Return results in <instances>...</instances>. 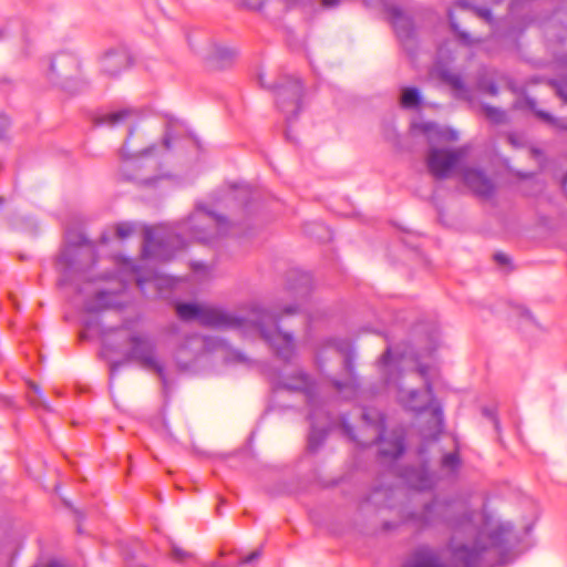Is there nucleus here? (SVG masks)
Here are the masks:
<instances>
[{
    "mask_svg": "<svg viewBox=\"0 0 567 567\" xmlns=\"http://www.w3.org/2000/svg\"><path fill=\"white\" fill-rule=\"evenodd\" d=\"M278 388L286 389L292 392H302L306 396L309 406V420L311 422L310 433L308 435V449L312 452L324 441L329 430L340 427L342 433L352 442H357L360 446H370L374 442L380 444L379 453L382 457L398 458L404 452V439L400 435H394L391 439H385L384 433V417L381 413L374 410L364 411L362 417L372 432L371 440H358L354 435L353 429L348 423L344 415L332 417L327 411V402L321 398L317 384L312 382L310 377L301 370H297L291 374H281L277 382Z\"/></svg>",
    "mask_w": 567,
    "mask_h": 567,
    "instance_id": "1",
    "label": "nucleus"
},
{
    "mask_svg": "<svg viewBox=\"0 0 567 567\" xmlns=\"http://www.w3.org/2000/svg\"><path fill=\"white\" fill-rule=\"evenodd\" d=\"M176 312L182 320H195L204 327L236 330L244 337L260 336L276 357L285 362H289L296 354L293 336L284 332L278 326L279 315L258 305L251 306L246 316L195 302L178 303Z\"/></svg>",
    "mask_w": 567,
    "mask_h": 567,
    "instance_id": "2",
    "label": "nucleus"
},
{
    "mask_svg": "<svg viewBox=\"0 0 567 567\" xmlns=\"http://www.w3.org/2000/svg\"><path fill=\"white\" fill-rule=\"evenodd\" d=\"M182 234L205 244L226 235H244L239 225L229 223L223 216L207 210L203 206L196 209L187 219L175 227H147L144 230L143 255L147 258L169 260L176 250L184 248Z\"/></svg>",
    "mask_w": 567,
    "mask_h": 567,
    "instance_id": "3",
    "label": "nucleus"
},
{
    "mask_svg": "<svg viewBox=\"0 0 567 567\" xmlns=\"http://www.w3.org/2000/svg\"><path fill=\"white\" fill-rule=\"evenodd\" d=\"M512 530L513 526L509 523L499 524L488 532L478 530L473 547L454 546L452 540L449 545L450 564L443 559L437 548L421 544L409 554L401 567H480L485 556L502 561L507 551Z\"/></svg>",
    "mask_w": 567,
    "mask_h": 567,
    "instance_id": "4",
    "label": "nucleus"
},
{
    "mask_svg": "<svg viewBox=\"0 0 567 567\" xmlns=\"http://www.w3.org/2000/svg\"><path fill=\"white\" fill-rule=\"evenodd\" d=\"M136 114L131 109H123L101 115L97 124L109 127H116L122 124H130L128 134L121 148L123 157L122 173L128 181L143 185H153L159 178L148 175L146 168L152 162L148 155L155 150V145L146 146L144 132L138 125L133 124Z\"/></svg>",
    "mask_w": 567,
    "mask_h": 567,
    "instance_id": "5",
    "label": "nucleus"
},
{
    "mask_svg": "<svg viewBox=\"0 0 567 567\" xmlns=\"http://www.w3.org/2000/svg\"><path fill=\"white\" fill-rule=\"evenodd\" d=\"M400 359L392 354L390 347L386 348L379 361V368L384 374L388 385H393L396 389V398L399 403L409 411L416 414L426 410H431L434 426L441 430L443 425V414L440 404L435 401L432 385L427 379V368L419 365L417 372L424 379V389L422 390H405L399 382L401 372L399 371Z\"/></svg>",
    "mask_w": 567,
    "mask_h": 567,
    "instance_id": "6",
    "label": "nucleus"
},
{
    "mask_svg": "<svg viewBox=\"0 0 567 567\" xmlns=\"http://www.w3.org/2000/svg\"><path fill=\"white\" fill-rule=\"evenodd\" d=\"M102 340L105 349L114 352L121 351V343L131 344L125 354L126 361H135L142 368L153 370L159 377L163 389L167 391L168 380L164 367L156 358L155 342L146 334L131 332L126 327L107 328L102 331Z\"/></svg>",
    "mask_w": 567,
    "mask_h": 567,
    "instance_id": "7",
    "label": "nucleus"
},
{
    "mask_svg": "<svg viewBox=\"0 0 567 567\" xmlns=\"http://www.w3.org/2000/svg\"><path fill=\"white\" fill-rule=\"evenodd\" d=\"M410 519L420 529L444 524L455 532H475L473 513H470L463 504L456 502L434 499L424 505L420 512L412 513Z\"/></svg>",
    "mask_w": 567,
    "mask_h": 567,
    "instance_id": "8",
    "label": "nucleus"
},
{
    "mask_svg": "<svg viewBox=\"0 0 567 567\" xmlns=\"http://www.w3.org/2000/svg\"><path fill=\"white\" fill-rule=\"evenodd\" d=\"M324 352L342 362L347 375L344 381L333 379V386L339 392H343L346 399L352 398L357 393L359 383L354 374V352L351 344L346 340L329 341L324 349L316 354V362L320 370L323 369Z\"/></svg>",
    "mask_w": 567,
    "mask_h": 567,
    "instance_id": "9",
    "label": "nucleus"
},
{
    "mask_svg": "<svg viewBox=\"0 0 567 567\" xmlns=\"http://www.w3.org/2000/svg\"><path fill=\"white\" fill-rule=\"evenodd\" d=\"M470 153V146L463 145L457 148H445L432 146L425 156V165L429 173L435 179H446L456 169L460 162Z\"/></svg>",
    "mask_w": 567,
    "mask_h": 567,
    "instance_id": "10",
    "label": "nucleus"
},
{
    "mask_svg": "<svg viewBox=\"0 0 567 567\" xmlns=\"http://www.w3.org/2000/svg\"><path fill=\"white\" fill-rule=\"evenodd\" d=\"M79 68L76 55L71 52H59L50 59L48 76L50 81L66 87L69 81L76 76Z\"/></svg>",
    "mask_w": 567,
    "mask_h": 567,
    "instance_id": "11",
    "label": "nucleus"
},
{
    "mask_svg": "<svg viewBox=\"0 0 567 567\" xmlns=\"http://www.w3.org/2000/svg\"><path fill=\"white\" fill-rule=\"evenodd\" d=\"M276 91V103L287 114V118L295 117L300 109L302 85L298 79L289 78L285 83L274 86Z\"/></svg>",
    "mask_w": 567,
    "mask_h": 567,
    "instance_id": "12",
    "label": "nucleus"
},
{
    "mask_svg": "<svg viewBox=\"0 0 567 567\" xmlns=\"http://www.w3.org/2000/svg\"><path fill=\"white\" fill-rule=\"evenodd\" d=\"M385 10L401 43L408 51L412 50L415 33L412 20L396 6H386Z\"/></svg>",
    "mask_w": 567,
    "mask_h": 567,
    "instance_id": "13",
    "label": "nucleus"
},
{
    "mask_svg": "<svg viewBox=\"0 0 567 567\" xmlns=\"http://www.w3.org/2000/svg\"><path fill=\"white\" fill-rule=\"evenodd\" d=\"M464 184L478 197L489 199L495 192L493 181L480 168H464L462 171Z\"/></svg>",
    "mask_w": 567,
    "mask_h": 567,
    "instance_id": "14",
    "label": "nucleus"
},
{
    "mask_svg": "<svg viewBox=\"0 0 567 567\" xmlns=\"http://www.w3.org/2000/svg\"><path fill=\"white\" fill-rule=\"evenodd\" d=\"M101 72L109 78H116L130 68L131 55L125 48L112 49L101 58Z\"/></svg>",
    "mask_w": 567,
    "mask_h": 567,
    "instance_id": "15",
    "label": "nucleus"
},
{
    "mask_svg": "<svg viewBox=\"0 0 567 567\" xmlns=\"http://www.w3.org/2000/svg\"><path fill=\"white\" fill-rule=\"evenodd\" d=\"M198 54L207 60L215 68H226L237 56V51L233 48L207 41L198 49Z\"/></svg>",
    "mask_w": 567,
    "mask_h": 567,
    "instance_id": "16",
    "label": "nucleus"
},
{
    "mask_svg": "<svg viewBox=\"0 0 567 567\" xmlns=\"http://www.w3.org/2000/svg\"><path fill=\"white\" fill-rule=\"evenodd\" d=\"M84 251L89 255L91 254V249L85 247H68L60 254L58 258V267L62 274L61 285L71 282L73 271H79L75 265V258L83 255Z\"/></svg>",
    "mask_w": 567,
    "mask_h": 567,
    "instance_id": "17",
    "label": "nucleus"
},
{
    "mask_svg": "<svg viewBox=\"0 0 567 567\" xmlns=\"http://www.w3.org/2000/svg\"><path fill=\"white\" fill-rule=\"evenodd\" d=\"M401 476L408 485L419 491L430 489L435 484V476L430 473L425 465L405 468Z\"/></svg>",
    "mask_w": 567,
    "mask_h": 567,
    "instance_id": "18",
    "label": "nucleus"
},
{
    "mask_svg": "<svg viewBox=\"0 0 567 567\" xmlns=\"http://www.w3.org/2000/svg\"><path fill=\"white\" fill-rule=\"evenodd\" d=\"M115 296L107 291H97L94 298L89 299L84 302V309L86 312H99L104 309L111 308L114 305Z\"/></svg>",
    "mask_w": 567,
    "mask_h": 567,
    "instance_id": "19",
    "label": "nucleus"
},
{
    "mask_svg": "<svg viewBox=\"0 0 567 567\" xmlns=\"http://www.w3.org/2000/svg\"><path fill=\"white\" fill-rule=\"evenodd\" d=\"M437 76L458 93H465L466 87L462 76L444 68H435Z\"/></svg>",
    "mask_w": 567,
    "mask_h": 567,
    "instance_id": "20",
    "label": "nucleus"
},
{
    "mask_svg": "<svg viewBox=\"0 0 567 567\" xmlns=\"http://www.w3.org/2000/svg\"><path fill=\"white\" fill-rule=\"evenodd\" d=\"M182 123H179L177 120H169L166 123L165 127V134L162 141V146L165 150H172L173 143L177 137L181 135L182 132Z\"/></svg>",
    "mask_w": 567,
    "mask_h": 567,
    "instance_id": "21",
    "label": "nucleus"
},
{
    "mask_svg": "<svg viewBox=\"0 0 567 567\" xmlns=\"http://www.w3.org/2000/svg\"><path fill=\"white\" fill-rule=\"evenodd\" d=\"M422 102V96L416 87H404L401 92L400 103L403 109L412 110Z\"/></svg>",
    "mask_w": 567,
    "mask_h": 567,
    "instance_id": "22",
    "label": "nucleus"
},
{
    "mask_svg": "<svg viewBox=\"0 0 567 567\" xmlns=\"http://www.w3.org/2000/svg\"><path fill=\"white\" fill-rule=\"evenodd\" d=\"M461 467V458L457 452H451L443 455L441 468L449 475H455Z\"/></svg>",
    "mask_w": 567,
    "mask_h": 567,
    "instance_id": "23",
    "label": "nucleus"
},
{
    "mask_svg": "<svg viewBox=\"0 0 567 567\" xmlns=\"http://www.w3.org/2000/svg\"><path fill=\"white\" fill-rule=\"evenodd\" d=\"M482 111L484 115L495 124H501L506 121V113L502 109L494 107L488 104H483Z\"/></svg>",
    "mask_w": 567,
    "mask_h": 567,
    "instance_id": "24",
    "label": "nucleus"
},
{
    "mask_svg": "<svg viewBox=\"0 0 567 567\" xmlns=\"http://www.w3.org/2000/svg\"><path fill=\"white\" fill-rule=\"evenodd\" d=\"M311 287V278L308 274H300L298 276V285H291L290 289L293 290L300 297H306Z\"/></svg>",
    "mask_w": 567,
    "mask_h": 567,
    "instance_id": "25",
    "label": "nucleus"
},
{
    "mask_svg": "<svg viewBox=\"0 0 567 567\" xmlns=\"http://www.w3.org/2000/svg\"><path fill=\"white\" fill-rule=\"evenodd\" d=\"M449 21H450V25H451V29L453 30V32L458 37V39L466 45H471L474 43V40L471 38V35L465 32V31H462L457 24V22L455 21L454 19V16H453V12L452 10L449 11Z\"/></svg>",
    "mask_w": 567,
    "mask_h": 567,
    "instance_id": "26",
    "label": "nucleus"
},
{
    "mask_svg": "<svg viewBox=\"0 0 567 567\" xmlns=\"http://www.w3.org/2000/svg\"><path fill=\"white\" fill-rule=\"evenodd\" d=\"M29 388L32 391V393L29 394L30 403L32 405H43L45 409H48L41 389L33 382H29Z\"/></svg>",
    "mask_w": 567,
    "mask_h": 567,
    "instance_id": "27",
    "label": "nucleus"
},
{
    "mask_svg": "<svg viewBox=\"0 0 567 567\" xmlns=\"http://www.w3.org/2000/svg\"><path fill=\"white\" fill-rule=\"evenodd\" d=\"M194 340L199 341L206 350H215L226 346L224 340L213 337H194Z\"/></svg>",
    "mask_w": 567,
    "mask_h": 567,
    "instance_id": "28",
    "label": "nucleus"
},
{
    "mask_svg": "<svg viewBox=\"0 0 567 567\" xmlns=\"http://www.w3.org/2000/svg\"><path fill=\"white\" fill-rule=\"evenodd\" d=\"M135 231V225L132 223H120L115 226V234L120 239L128 238Z\"/></svg>",
    "mask_w": 567,
    "mask_h": 567,
    "instance_id": "29",
    "label": "nucleus"
},
{
    "mask_svg": "<svg viewBox=\"0 0 567 567\" xmlns=\"http://www.w3.org/2000/svg\"><path fill=\"white\" fill-rule=\"evenodd\" d=\"M537 116L559 128L567 130V120L565 118H554L549 113L544 111H537Z\"/></svg>",
    "mask_w": 567,
    "mask_h": 567,
    "instance_id": "30",
    "label": "nucleus"
},
{
    "mask_svg": "<svg viewBox=\"0 0 567 567\" xmlns=\"http://www.w3.org/2000/svg\"><path fill=\"white\" fill-rule=\"evenodd\" d=\"M10 127V118L4 113L0 112V143L6 142L9 138Z\"/></svg>",
    "mask_w": 567,
    "mask_h": 567,
    "instance_id": "31",
    "label": "nucleus"
},
{
    "mask_svg": "<svg viewBox=\"0 0 567 567\" xmlns=\"http://www.w3.org/2000/svg\"><path fill=\"white\" fill-rule=\"evenodd\" d=\"M551 85L555 87L557 95L567 103V78L553 80Z\"/></svg>",
    "mask_w": 567,
    "mask_h": 567,
    "instance_id": "32",
    "label": "nucleus"
},
{
    "mask_svg": "<svg viewBox=\"0 0 567 567\" xmlns=\"http://www.w3.org/2000/svg\"><path fill=\"white\" fill-rule=\"evenodd\" d=\"M477 87L480 91L485 92L492 96H495L498 93V87L493 81L480 80Z\"/></svg>",
    "mask_w": 567,
    "mask_h": 567,
    "instance_id": "33",
    "label": "nucleus"
},
{
    "mask_svg": "<svg viewBox=\"0 0 567 567\" xmlns=\"http://www.w3.org/2000/svg\"><path fill=\"white\" fill-rule=\"evenodd\" d=\"M192 554L182 549L181 547L173 545L172 546V558L178 563H183L186 559H189Z\"/></svg>",
    "mask_w": 567,
    "mask_h": 567,
    "instance_id": "34",
    "label": "nucleus"
},
{
    "mask_svg": "<svg viewBox=\"0 0 567 567\" xmlns=\"http://www.w3.org/2000/svg\"><path fill=\"white\" fill-rule=\"evenodd\" d=\"M473 11L482 19H484L485 21H487L488 23L492 22L493 20V17H492V12L488 8H483V7H473L472 8Z\"/></svg>",
    "mask_w": 567,
    "mask_h": 567,
    "instance_id": "35",
    "label": "nucleus"
},
{
    "mask_svg": "<svg viewBox=\"0 0 567 567\" xmlns=\"http://www.w3.org/2000/svg\"><path fill=\"white\" fill-rule=\"evenodd\" d=\"M261 556V549H256L248 556L241 558L238 563V565H248L257 560Z\"/></svg>",
    "mask_w": 567,
    "mask_h": 567,
    "instance_id": "36",
    "label": "nucleus"
},
{
    "mask_svg": "<svg viewBox=\"0 0 567 567\" xmlns=\"http://www.w3.org/2000/svg\"><path fill=\"white\" fill-rule=\"evenodd\" d=\"M124 364V361H116L110 364V378L114 379L115 374L118 372L120 368Z\"/></svg>",
    "mask_w": 567,
    "mask_h": 567,
    "instance_id": "37",
    "label": "nucleus"
},
{
    "mask_svg": "<svg viewBox=\"0 0 567 567\" xmlns=\"http://www.w3.org/2000/svg\"><path fill=\"white\" fill-rule=\"evenodd\" d=\"M494 259L499 265H507L509 262V257L506 254H503V252H496L494 255Z\"/></svg>",
    "mask_w": 567,
    "mask_h": 567,
    "instance_id": "38",
    "label": "nucleus"
},
{
    "mask_svg": "<svg viewBox=\"0 0 567 567\" xmlns=\"http://www.w3.org/2000/svg\"><path fill=\"white\" fill-rule=\"evenodd\" d=\"M423 131L426 133V134H432V133H435V134H439V127L436 124L434 123H425L423 125Z\"/></svg>",
    "mask_w": 567,
    "mask_h": 567,
    "instance_id": "39",
    "label": "nucleus"
},
{
    "mask_svg": "<svg viewBox=\"0 0 567 567\" xmlns=\"http://www.w3.org/2000/svg\"><path fill=\"white\" fill-rule=\"evenodd\" d=\"M324 8H333L340 3V0H320Z\"/></svg>",
    "mask_w": 567,
    "mask_h": 567,
    "instance_id": "40",
    "label": "nucleus"
},
{
    "mask_svg": "<svg viewBox=\"0 0 567 567\" xmlns=\"http://www.w3.org/2000/svg\"><path fill=\"white\" fill-rule=\"evenodd\" d=\"M248 193H249L248 186H246V185H245V186H243V187L238 188L237 190H235V197H236V198H238V196H239L240 194L246 195V194H248Z\"/></svg>",
    "mask_w": 567,
    "mask_h": 567,
    "instance_id": "41",
    "label": "nucleus"
},
{
    "mask_svg": "<svg viewBox=\"0 0 567 567\" xmlns=\"http://www.w3.org/2000/svg\"><path fill=\"white\" fill-rule=\"evenodd\" d=\"M297 307L296 306H289V307H286L284 310H282V313L285 315H291V313H295L297 312Z\"/></svg>",
    "mask_w": 567,
    "mask_h": 567,
    "instance_id": "42",
    "label": "nucleus"
},
{
    "mask_svg": "<svg viewBox=\"0 0 567 567\" xmlns=\"http://www.w3.org/2000/svg\"><path fill=\"white\" fill-rule=\"evenodd\" d=\"M234 359H235L236 361H238V362H246V360H247V359L245 358V355H244L241 352H238V351H236V352L234 353Z\"/></svg>",
    "mask_w": 567,
    "mask_h": 567,
    "instance_id": "43",
    "label": "nucleus"
},
{
    "mask_svg": "<svg viewBox=\"0 0 567 567\" xmlns=\"http://www.w3.org/2000/svg\"><path fill=\"white\" fill-rule=\"evenodd\" d=\"M192 267H193V269H194L195 271H198V270H200V269H203V270H204V269H206V266H205L204 264H200V262L193 264V266H192Z\"/></svg>",
    "mask_w": 567,
    "mask_h": 567,
    "instance_id": "44",
    "label": "nucleus"
},
{
    "mask_svg": "<svg viewBox=\"0 0 567 567\" xmlns=\"http://www.w3.org/2000/svg\"><path fill=\"white\" fill-rule=\"evenodd\" d=\"M446 138H447V140H450V141H455V140H457V133H455V132H450V136H449V137H446Z\"/></svg>",
    "mask_w": 567,
    "mask_h": 567,
    "instance_id": "45",
    "label": "nucleus"
},
{
    "mask_svg": "<svg viewBox=\"0 0 567 567\" xmlns=\"http://www.w3.org/2000/svg\"><path fill=\"white\" fill-rule=\"evenodd\" d=\"M522 316H524L528 320H532V315L528 310H523Z\"/></svg>",
    "mask_w": 567,
    "mask_h": 567,
    "instance_id": "46",
    "label": "nucleus"
},
{
    "mask_svg": "<svg viewBox=\"0 0 567 567\" xmlns=\"http://www.w3.org/2000/svg\"><path fill=\"white\" fill-rule=\"evenodd\" d=\"M457 6L461 7V8H464V9L468 7L466 1H458Z\"/></svg>",
    "mask_w": 567,
    "mask_h": 567,
    "instance_id": "47",
    "label": "nucleus"
},
{
    "mask_svg": "<svg viewBox=\"0 0 567 567\" xmlns=\"http://www.w3.org/2000/svg\"><path fill=\"white\" fill-rule=\"evenodd\" d=\"M7 35V31L0 27V40H2Z\"/></svg>",
    "mask_w": 567,
    "mask_h": 567,
    "instance_id": "48",
    "label": "nucleus"
},
{
    "mask_svg": "<svg viewBox=\"0 0 567 567\" xmlns=\"http://www.w3.org/2000/svg\"><path fill=\"white\" fill-rule=\"evenodd\" d=\"M259 83H260V85H261V86H265V83H264V78H262V75H259Z\"/></svg>",
    "mask_w": 567,
    "mask_h": 567,
    "instance_id": "49",
    "label": "nucleus"
},
{
    "mask_svg": "<svg viewBox=\"0 0 567 567\" xmlns=\"http://www.w3.org/2000/svg\"><path fill=\"white\" fill-rule=\"evenodd\" d=\"M563 187L567 190V176L565 177V179L563 182Z\"/></svg>",
    "mask_w": 567,
    "mask_h": 567,
    "instance_id": "50",
    "label": "nucleus"
},
{
    "mask_svg": "<svg viewBox=\"0 0 567 567\" xmlns=\"http://www.w3.org/2000/svg\"><path fill=\"white\" fill-rule=\"evenodd\" d=\"M137 285H138V287L142 288L143 287V280L142 279H137Z\"/></svg>",
    "mask_w": 567,
    "mask_h": 567,
    "instance_id": "51",
    "label": "nucleus"
},
{
    "mask_svg": "<svg viewBox=\"0 0 567 567\" xmlns=\"http://www.w3.org/2000/svg\"><path fill=\"white\" fill-rule=\"evenodd\" d=\"M76 291H78V293H83L84 292V290L82 288H80V287H76Z\"/></svg>",
    "mask_w": 567,
    "mask_h": 567,
    "instance_id": "52",
    "label": "nucleus"
},
{
    "mask_svg": "<svg viewBox=\"0 0 567 567\" xmlns=\"http://www.w3.org/2000/svg\"><path fill=\"white\" fill-rule=\"evenodd\" d=\"M564 64H566V65H567V58L564 60Z\"/></svg>",
    "mask_w": 567,
    "mask_h": 567,
    "instance_id": "53",
    "label": "nucleus"
}]
</instances>
